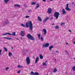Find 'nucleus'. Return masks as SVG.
<instances>
[{
	"label": "nucleus",
	"mask_w": 75,
	"mask_h": 75,
	"mask_svg": "<svg viewBox=\"0 0 75 75\" xmlns=\"http://www.w3.org/2000/svg\"><path fill=\"white\" fill-rule=\"evenodd\" d=\"M18 74H20V71L19 70L18 72Z\"/></svg>",
	"instance_id": "nucleus-40"
},
{
	"label": "nucleus",
	"mask_w": 75,
	"mask_h": 75,
	"mask_svg": "<svg viewBox=\"0 0 75 75\" xmlns=\"http://www.w3.org/2000/svg\"><path fill=\"white\" fill-rule=\"evenodd\" d=\"M47 13L48 14H51L52 13V9L50 8H49L47 9Z\"/></svg>",
	"instance_id": "nucleus-7"
},
{
	"label": "nucleus",
	"mask_w": 75,
	"mask_h": 75,
	"mask_svg": "<svg viewBox=\"0 0 75 75\" xmlns=\"http://www.w3.org/2000/svg\"><path fill=\"white\" fill-rule=\"evenodd\" d=\"M51 1H52L53 0H50Z\"/></svg>",
	"instance_id": "nucleus-53"
},
{
	"label": "nucleus",
	"mask_w": 75,
	"mask_h": 75,
	"mask_svg": "<svg viewBox=\"0 0 75 75\" xmlns=\"http://www.w3.org/2000/svg\"><path fill=\"white\" fill-rule=\"evenodd\" d=\"M37 35L39 39H40V34H38Z\"/></svg>",
	"instance_id": "nucleus-27"
},
{
	"label": "nucleus",
	"mask_w": 75,
	"mask_h": 75,
	"mask_svg": "<svg viewBox=\"0 0 75 75\" xmlns=\"http://www.w3.org/2000/svg\"><path fill=\"white\" fill-rule=\"evenodd\" d=\"M24 34L25 33L23 31H21V36H24Z\"/></svg>",
	"instance_id": "nucleus-10"
},
{
	"label": "nucleus",
	"mask_w": 75,
	"mask_h": 75,
	"mask_svg": "<svg viewBox=\"0 0 75 75\" xmlns=\"http://www.w3.org/2000/svg\"><path fill=\"white\" fill-rule=\"evenodd\" d=\"M69 32H70V33H72V31L70 30H69Z\"/></svg>",
	"instance_id": "nucleus-38"
},
{
	"label": "nucleus",
	"mask_w": 75,
	"mask_h": 75,
	"mask_svg": "<svg viewBox=\"0 0 75 75\" xmlns=\"http://www.w3.org/2000/svg\"><path fill=\"white\" fill-rule=\"evenodd\" d=\"M38 20L40 21H42V19H41V18L40 17H38Z\"/></svg>",
	"instance_id": "nucleus-22"
},
{
	"label": "nucleus",
	"mask_w": 75,
	"mask_h": 75,
	"mask_svg": "<svg viewBox=\"0 0 75 75\" xmlns=\"http://www.w3.org/2000/svg\"><path fill=\"white\" fill-rule=\"evenodd\" d=\"M62 14H65L66 13V11L65 10V9H63L62 10Z\"/></svg>",
	"instance_id": "nucleus-14"
},
{
	"label": "nucleus",
	"mask_w": 75,
	"mask_h": 75,
	"mask_svg": "<svg viewBox=\"0 0 75 75\" xmlns=\"http://www.w3.org/2000/svg\"><path fill=\"white\" fill-rule=\"evenodd\" d=\"M48 18H49L48 17H47L45 19V20H44L43 22L44 23H45V22H46V21H47L48 20Z\"/></svg>",
	"instance_id": "nucleus-8"
},
{
	"label": "nucleus",
	"mask_w": 75,
	"mask_h": 75,
	"mask_svg": "<svg viewBox=\"0 0 75 75\" xmlns=\"http://www.w3.org/2000/svg\"><path fill=\"white\" fill-rule=\"evenodd\" d=\"M12 55V53L9 52L8 54V56L9 57H11Z\"/></svg>",
	"instance_id": "nucleus-25"
},
{
	"label": "nucleus",
	"mask_w": 75,
	"mask_h": 75,
	"mask_svg": "<svg viewBox=\"0 0 75 75\" xmlns=\"http://www.w3.org/2000/svg\"><path fill=\"white\" fill-rule=\"evenodd\" d=\"M21 39H23V38L21 37Z\"/></svg>",
	"instance_id": "nucleus-52"
},
{
	"label": "nucleus",
	"mask_w": 75,
	"mask_h": 75,
	"mask_svg": "<svg viewBox=\"0 0 75 75\" xmlns=\"http://www.w3.org/2000/svg\"><path fill=\"white\" fill-rule=\"evenodd\" d=\"M8 69H9V67H7L6 69V71H7Z\"/></svg>",
	"instance_id": "nucleus-36"
},
{
	"label": "nucleus",
	"mask_w": 75,
	"mask_h": 75,
	"mask_svg": "<svg viewBox=\"0 0 75 75\" xmlns=\"http://www.w3.org/2000/svg\"><path fill=\"white\" fill-rule=\"evenodd\" d=\"M65 9L67 11H70L71 10V9L69 8L68 7L66 8Z\"/></svg>",
	"instance_id": "nucleus-17"
},
{
	"label": "nucleus",
	"mask_w": 75,
	"mask_h": 75,
	"mask_svg": "<svg viewBox=\"0 0 75 75\" xmlns=\"http://www.w3.org/2000/svg\"><path fill=\"white\" fill-rule=\"evenodd\" d=\"M39 57L40 59H43V56L42 54H40L39 55Z\"/></svg>",
	"instance_id": "nucleus-15"
},
{
	"label": "nucleus",
	"mask_w": 75,
	"mask_h": 75,
	"mask_svg": "<svg viewBox=\"0 0 75 75\" xmlns=\"http://www.w3.org/2000/svg\"><path fill=\"white\" fill-rule=\"evenodd\" d=\"M74 4V2H72V4Z\"/></svg>",
	"instance_id": "nucleus-48"
},
{
	"label": "nucleus",
	"mask_w": 75,
	"mask_h": 75,
	"mask_svg": "<svg viewBox=\"0 0 75 75\" xmlns=\"http://www.w3.org/2000/svg\"><path fill=\"white\" fill-rule=\"evenodd\" d=\"M4 38H5V39H6V40H11V38L8 37H4Z\"/></svg>",
	"instance_id": "nucleus-16"
},
{
	"label": "nucleus",
	"mask_w": 75,
	"mask_h": 75,
	"mask_svg": "<svg viewBox=\"0 0 75 75\" xmlns=\"http://www.w3.org/2000/svg\"><path fill=\"white\" fill-rule=\"evenodd\" d=\"M43 31L44 32V35H46L47 34V30L45 29H43Z\"/></svg>",
	"instance_id": "nucleus-9"
},
{
	"label": "nucleus",
	"mask_w": 75,
	"mask_h": 75,
	"mask_svg": "<svg viewBox=\"0 0 75 75\" xmlns=\"http://www.w3.org/2000/svg\"><path fill=\"white\" fill-rule=\"evenodd\" d=\"M15 7H19L20 8V5L19 4H15Z\"/></svg>",
	"instance_id": "nucleus-19"
},
{
	"label": "nucleus",
	"mask_w": 75,
	"mask_h": 75,
	"mask_svg": "<svg viewBox=\"0 0 75 75\" xmlns=\"http://www.w3.org/2000/svg\"><path fill=\"white\" fill-rule=\"evenodd\" d=\"M4 49L5 50V51H6V52H7L8 50L7 49V48L5 47H4Z\"/></svg>",
	"instance_id": "nucleus-26"
},
{
	"label": "nucleus",
	"mask_w": 75,
	"mask_h": 75,
	"mask_svg": "<svg viewBox=\"0 0 75 75\" xmlns=\"http://www.w3.org/2000/svg\"><path fill=\"white\" fill-rule=\"evenodd\" d=\"M52 19H53V18L52 17L50 18V20H52Z\"/></svg>",
	"instance_id": "nucleus-41"
},
{
	"label": "nucleus",
	"mask_w": 75,
	"mask_h": 75,
	"mask_svg": "<svg viewBox=\"0 0 75 75\" xmlns=\"http://www.w3.org/2000/svg\"><path fill=\"white\" fill-rule=\"evenodd\" d=\"M52 25H54V23H53V24H52Z\"/></svg>",
	"instance_id": "nucleus-44"
},
{
	"label": "nucleus",
	"mask_w": 75,
	"mask_h": 75,
	"mask_svg": "<svg viewBox=\"0 0 75 75\" xmlns=\"http://www.w3.org/2000/svg\"><path fill=\"white\" fill-rule=\"evenodd\" d=\"M53 48H54V46H50L49 47V50H50V51H51L52 50V49Z\"/></svg>",
	"instance_id": "nucleus-11"
},
{
	"label": "nucleus",
	"mask_w": 75,
	"mask_h": 75,
	"mask_svg": "<svg viewBox=\"0 0 75 75\" xmlns=\"http://www.w3.org/2000/svg\"><path fill=\"white\" fill-rule=\"evenodd\" d=\"M59 16V13L58 12H54V17H56V19H58Z\"/></svg>",
	"instance_id": "nucleus-3"
},
{
	"label": "nucleus",
	"mask_w": 75,
	"mask_h": 75,
	"mask_svg": "<svg viewBox=\"0 0 75 75\" xmlns=\"http://www.w3.org/2000/svg\"><path fill=\"white\" fill-rule=\"evenodd\" d=\"M74 11H75V10Z\"/></svg>",
	"instance_id": "nucleus-56"
},
{
	"label": "nucleus",
	"mask_w": 75,
	"mask_h": 75,
	"mask_svg": "<svg viewBox=\"0 0 75 75\" xmlns=\"http://www.w3.org/2000/svg\"><path fill=\"white\" fill-rule=\"evenodd\" d=\"M11 48H12V49H13V47H11Z\"/></svg>",
	"instance_id": "nucleus-49"
},
{
	"label": "nucleus",
	"mask_w": 75,
	"mask_h": 75,
	"mask_svg": "<svg viewBox=\"0 0 75 75\" xmlns=\"http://www.w3.org/2000/svg\"><path fill=\"white\" fill-rule=\"evenodd\" d=\"M27 37L28 39H29L31 40H35L34 37L33 36L30 34H28L27 35Z\"/></svg>",
	"instance_id": "nucleus-2"
},
{
	"label": "nucleus",
	"mask_w": 75,
	"mask_h": 75,
	"mask_svg": "<svg viewBox=\"0 0 75 75\" xmlns=\"http://www.w3.org/2000/svg\"><path fill=\"white\" fill-rule=\"evenodd\" d=\"M72 70L74 71H75V66H74L73 68H72Z\"/></svg>",
	"instance_id": "nucleus-33"
},
{
	"label": "nucleus",
	"mask_w": 75,
	"mask_h": 75,
	"mask_svg": "<svg viewBox=\"0 0 75 75\" xmlns=\"http://www.w3.org/2000/svg\"><path fill=\"white\" fill-rule=\"evenodd\" d=\"M69 4H67L66 5V8H67V7H69Z\"/></svg>",
	"instance_id": "nucleus-35"
},
{
	"label": "nucleus",
	"mask_w": 75,
	"mask_h": 75,
	"mask_svg": "<svg viewBox=\"0 0 75 75\" xmlns=\"http://www.w3.org/2000/svg\"><path fill=\"white\" fill-rule=\"evenodd\" d=\"M57 72V68H55L53 71V72L54 73H55V72Z\"/></svg>",
	"instance_id": "nucleus-20"
},
{
	"label": "nucleus",
	"mask_w": 75,
	"mask_h": 75,
	"mask_svg": "<svg viewBox=\"0 0 75 75\" xmlns=\"http://www.w3.org/2000/svg\"><path fill=\"white\" fill-rule=\"evenodd\" d=\"M10 0H4V2L5 3H7L8 1H9Z\"/></svg>",
	"instance_id": "nucleus-30"
},
{
	"label": "nucleus",
	"mask_w": 75,
	"mask_h": 75,
	"mask_svg": "<svg viewBox=\"0 0 75 75\" xmlns=\"http://www.w3.org/2000/svg\"><path fill=\"white\" fill-rule=\"evenodd\" d=\"M8 23H9V22H8V20H6L5 22L6 24H8Z\"/></svg>",
	"instance_id": "nucleus-24"
},
{
	"label": "nucleus",
	"mask_w": 75,
	"mask_h": 75,
	"mask_svg": "<svg viewBox=\"0 0 75 75\" xmlns=\"http://www.w3.org/2000/svg\"><path fill=\"white\" fill-rule=\"evenodd\" d=\"M59 26H56L55 28L56 29H59Z\"/></svg>",
	"instance_id": "nucleus-29"
},
{
	"label": "nucleus",
	"mask_w": 75,
	"mask_h": 75,
	"mask_svg": "<svg viewBox=\"0 0 75 75\" xmlns=\"http://www.w3.org/2000/svg\"><path fill=\"white\" fill-rule=\"evenodd\" d=\"M21 25L23 27H26V28H28V27H29L30 30H31V31H32L33 30V23H32L31 21H29V22H27L26 23V26L23 24H21Z\"/></svg>",
	"instance_id": "nucleus-1"
},
{
	"label": "nucleus",
	"mask_w": 75,
	"mask_h": 75,
	"mask_svg": "<svg viewBox=\"0 0 75 75\" xmlns=\"http://www.w3.org/2000/svg\"><path fill=\"white\" fill-rule=\"evenodd\" d=\"M6 34H8V35H11V34L9 33H5L4 34H3L2 35V36L5 35H6Z\"/></svg>",
	"instance_id": "nucleus-18"
},
{
	"label": "nucleus",
	"mask_w": 75,
	"mask_h": 75,
	"mask_svg": "<svg viewBox=\"0 0 75 75\" xmlns=\"http://www.w3.org/2000/svg\"><path fill=\"white\" fill-rule=\"evenodd\" d=\"M73 44H75V41L74 42H73Z\"/></svg>",
	"instance_id": "nucleus-47"
},
{
	"label": "nucleus",
	"mask_w": 75,
	"mask_h": 75,
	"mask_svg": "<svg viewBox=\"0 0 75 75\" xmlns=\"http://www.w3.org/2000/svg\"><path fill=\"white\" fill-rule=\"evenodd\" d=\"M54 60H55V61H57V59H54Z\"/></svg>",
	"instance_id": "nucleus-50"
},
{
	"label": "nucleus",
	"mask_w": 75,
	"mask_h": 75,
	"mask_svg": "<svg viewBox=\"0 0 75 75\" xmlns=\"http://www.w3.org/2000/svg\"><path fill=\"white\" fill-rule=\"evenodd\" d=\"M17 40H18V39H17Z\"/></svg>",
	"instance_id": "nucleus-54"
},
{
	"label": "nucleus",
	"mask_w": 75,
	"mask_h": 75,
	"mask_svg": "<svg viewBox=\"0 0 75 75\" xmlns=\"http://www.w3.org/2000/svg\"><path fill=\"white\" fill-rule=\"evenodd\" d=\"M29 17H30V16H26V18H29Z\"/></svg>",
	"instance_id": "nucleus-37"
},
{
	"label": "nucleus",
	"mask_w": 75,
	"mask_h": 75,
	"mask_svg": "<svg viewBox=\"0 0 75 75\" xmlns=\"http://www.w3.org/2000/svg\"><path fill=\"white\" fill-rule=\"evenodd\" d=\"M24 6H25V5L24 4Z\"/></svg>",
	"instance_id": "nucleus-55"
},
{
	"label": "nucleus",
	"mask_w": 75,
	"mask_h": 75,
	"mask_svg": "<svg viewBox=\"0 0 75 75\" xmlns=\"http://www.w3.org/2000/svg\"><path fill=\"white\" fill-rule=\"evenodd\" d=\"M30 74H31L32 75H39V73L37 72H35V73H34L33 71H31L30 73Z\"/></svg>",
	"instance_id": "nucleus-6"
},
{
	"label": "nucleus",
	"mask_w": 75,
	"mask_h": 75,
	"mask_svg": "<svg viewBox=\"0 0 75 75\" xmlns=\"http://www.w3.org/2000/svg\"><path fill=\"white\" fill-rule=\"evenodd\" d=\"M36 5H37V6L36 7V8H35L36 9H37V8H38V7H40V5H39V4H36Z\"/></svg>",
	"instance_id": "nucleus-21"
},
{
	"label": "nucleus",
	"mask_w": 75,
	"mask_h": 75,
	"mask_svg": "<svg viewBox=\"0 0 75 75\" xmlns=\"http://www.w3.org/2000/svg\"><path fill=\"white\" fill-rule=\"evenodd\" d=\"M26 62L27 65L30 64L31 62L30 61V59L29 58V57H28L26 58Z\"/></svg>",
	"instance_id": "nucleus-4"
},
{
	"label": "nucleus",
	"mask_w": 75,
	"mask_h": 75,
	"mask_svg": "<svg viewBox=\"0 0 75 75\" xmlns=\"http://www.w3.org/2000/svg\"><path fill=\"white\" fill-rule=\"evenodd\" d=\"M42 45L43 47H45V48H47V47H48L49 46V45H50V44H49V43H46L45 44H42Z\"/></svg>",
	"instance_id": "nucleus-5"
},
{
	"label": "nucleus",
	"mask_w": 75,
	"mask_h": 75,
	"mask_svg": "<svg viewBox=\"0 0 75 75\" xmlns=\"http://www.w3.org/2000/svg\"><path fill=\"white\" fill-rule=\"evenodd\" d=\"M11 35H13V36H16V32H14L12 33V34L10 33Z\"/></svg>",
	"instance_id": "nucleus-13"
},
{
	"label": "nucleus",
	"mask_w": 75,
	"mask_h": 75,
	"mask_svg": "<svg viewBox=\"0 0 75 75\" xmlns=\"http://www.w3.org/2000/svg\"><path fill=\"white\" fill-rule=\"evenodd\" d=\"M1 52H2V50H0V56L1 55Z\"/></svg>",
	"instance_id": "nucleus-34"
},
{
	"label": "nucleus",
	"mask_w": 75,
	"mask_h": 75,
	"mask_svg": "<svg viewBox=\"0 0 75 75\" xmlns=\"http://www.w3.org/2000/svg\"><path fill=\"white\" fill-rule=\"evenodd\" d=\"M40 40L42 41H44V38L43 37H41L40 38Z\"/></svg>",
	"instance_id": "nucleus-28"
},
{
	"label": "nucleus",
	"mask_w": 75,
	"mask_h": 75,
	"mask_svg": "<svg viewBox=\"0 0 75 75\" xmlns=\"http://www.w3.org/2000/svg\"><path fill=\"white\" fill-rule=\"evenodd\" d=\"M36 4V2H33L32 3V5H35Z\"/></svg>",
	"instance_id": "nucleus-31"
},
{
	"label": "nucleus",
	"mask_w": 75,
	"mask_h": 75,
	"mask_svg": "<svg viewBox=\"0 0 75 75\" xmlns=\"http://www.w3.org/2000/svg\"><path fill=\"white\" fill-rule=\"evenodd\" d=\"M43 65H44V66H46V65H47V64H46V63H43Z\"/></svg>",
	"instance_id": "nucleus-32"
},
{
	"label": "nucleus",
	"mask_w": 75,
	"mask_h": 75,
	"mask_svg": "<svg viewBox=\"0 0 75 75\" xmlns=\"http://www.w3.org/2000/svg\"><path fill=\"white\" fill-rule=\"evenodd\" d=\"M44 2H45V1H46V0H42Z\"/></svg>",
	"instance_id": "nucleus-43"
},
{
	"label": "nucleus",
	"mask_w": 75,
	"mask_h": 75,
	"mask_svg": "<svg viewBox=\"0 0 75 75\" xmlns=\"http://www.w3.org/2000/svg\"><path fill=\"white\" fill-rule=\"evenodd\" d=\"M56 52H57L58 53H59V51H56Z\"/></svg>",
	"instance_id": "nucleus-45"
},
{
	"label": "nucleus",
	"mask_w": 75,
	"mask_h": 75,
	"mask_svg": "<svg viewBox=\"0 0 75 75\" xmlns=\"http://www.w3.org/2000/svg\"><path fill=\"white\" fill-rule=\"evenodd\" d=\"M63 24H65V23H62L61 24V25H63Z\"/></svg>",
	"instance_id": "nucleus-39"
},
{
	"label": "nucleus",
	"mask_w": 75,
	"mask_h": 75,
	"mask_svg": "<svg viewBox=\"0 0 75 75\" xmlns=\"http://www.w3.org/2000/svg\"><path fill=\"white\" fill-rule=\"evenodd\" d=\"M31 10H28V11L29 12V13H30V11H31Z\"/></svg>",
	"instance_id": "nucleus-42"
},
{
	"label": "nucleus",
	"mask_w": 75,
	"mask_h": 75,
	"mask_svg": "<svg viewBox=\"0 0 75 75\" xmlns=\"http://www.w3.org/2000/svg\"><path fill=\"white\" fill-rule=\"evenodd\" d=\"M65 52H66V53H68V51H65Z\"/></svg>",
	"instance_id": "nucleus-46"
},
{
	"label": "nucleus",
	"mask_w": 75,
	"mask_h": 75,
	"mask_svg": "<svg viewBox=\"0 0 75 75\" xmlns=\"http://www.w3.org/2000/svg\"><path fill=\"white\" fill-rule=\"evenodd\" d=\"M23 67L21 66L20 65H18V68H23Z\"/></svg>",
	"instance_id": "nucleus-23"
},
{
	"label": "nucleus",
	"mask_w": 75,
	"mask_h": 75,
	"mask_svg": "<svg viewBox=\"0 0 75 75\" xmlns=\"http://www.w3.org/2000/svg\"><path fill=\"white\" fill-rule=\"evenodd\" d=\"M38 60H39V57H38L35 60V63H37V62H38Z\"/></svg>",
	"instance_id": "nucleus-12"
},
{
	"label": "nucleus",
	"mask_w": 75,
	"mask_h": 75,
	"mask_svg": "<svg viewBox=\"0 0 75 75\" xmlns=\"http://www.w3.org/2000/svg\"><path fill=\"white\" fill-rule=\"evenodd\" d=\"M66 44H68V43H66Z\"/></svg>",
	"instance_id": "nucleus-51"
}]
</instances>
